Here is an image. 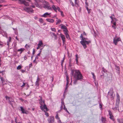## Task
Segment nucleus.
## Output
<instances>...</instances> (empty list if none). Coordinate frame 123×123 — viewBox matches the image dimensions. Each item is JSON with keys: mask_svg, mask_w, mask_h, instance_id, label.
I'll return each instance as SVG.
<instances>
[{"mask_svg": "<svg viewBox=\"0 0 123 123\" xmlns=\"http://www.w3.org/2000/svg\"><path fill=\"white\" fill-rule=\"evenodd\" d=\"M71 74L74 76V83L75 84H76L78 80L83 79V76L79 70L71 69Z\"/></svg>", "mask_w": 123, "mask_h": 123, "instance_id": "obj_1", "label": "nucleus"}, {"mask_svg": "<svg viewBox=\"0 0 123 123\" xmlns=\"http://www.w3.org/2000/svg\"><path fill=\"white\" fill-rule=\"evenodd\" d=\"M88 40L87 38L84 37L83 39H81V41L80 42V43L82 45L85 49L87 47L86 44H88L91 43V41L90 40L88 41L86 40Z\"/></svg>", "mask_w": 123, "mask_h": 123, "instance_id": "obj_2", "label": "nucleus"}, {"mask_svg": "<svg viewBox=\"0 0 123 123\" xmlns=\"http://www.w3.org/2000/svg\"><path fill=\"white\" fill-rule=\"evenodd\" d=\"M44 3L45 4V5H44L43 7L45 9H47L48 10H52V7H51L49 4V3L46 1H44Z\"/></svg>", "mask_w": 123, "mask_h": 123, "instance_id": "obj_3", "label": "nucleus"}, {"mask_svg": "<svg viewBox=\"0 0 123 123\" xmlns=\"http://www.w3.org/2000/svg\"><path fill=\"white\" fill-rule=\"evenodd\" d=\"M121 40L120 37H117L116 36H115L113 38V43L116 45H117V43L119 41H121Z\"/></svg>", "mask_w": 123, "mask_h": 123, "instance_id": "obj_4", "label": "nucleus"}, {"mask_svg": "<svg viewBox=\"0 0 123 123\" xmlns=\"http://www.w3.org/2000/svg\"><path fill=\"white\" fill-rule=\"evenodd\" d=\"M40 107L41 109L44 112L47 111H48V108L45 104H44V105H41Z\"/></svg>", "mask_w": 123, "mask_h": 123, "instance_id": "obj_5", "label": "nucleus"}, {"mask_svg": "<svg viewBox=\"0 0 123 123\" xmlns=\"http://www.w3.org/2000/svg\"><path fill=\"white\" fill-rule=\"evenodd\" d=\"M24 10L27 12L30 13L33 12L34 11L31 8L25 7L24 8Z\"/></svg>", "mask_w": 123, "mask_h": 123, "instance_id": "obj_6", "label": "nucleus"}, {"mask_svg": "<svg viewBox=\"0 0 123 123\" xmlns=\"http://www.w3.org/2000/svg\"><path fill=\"white\" fill-rule=\"evenodd\" d=\"M108 111L109 113V115L110 116V118L113 121H114L115 120V119L114 118V117L113 116L112 114V113L110 110H108Z\"/></svg>", "mask_w": 123, "mask_h": 123, "instance_id": "obj_7", "label": "nucleus"}, {"mask_svg": "<svg viewBox=\"0 0 123 123\" xmlns=\"http://www.w3.org/2000/svg\"><path fill=\"white\" fill-rule=\"evenodd\" d=\"M43 44L41 40H40L39 41L38 43L37 44L38 47L37 48V49H39L41 47L43 46Z\"/></svg>", "mask_w": 123, "mask_h": 123, "instance_id": "obj_8", "label": "nucleus"}, {"mask_svg": "<svg viewBox=\"0 0 123 123\" xmlns=\"http://www.w3.org/2000/svg\"><path fill=\"white\" fill-rule=\"evenodd\" d=\"M54 117H50L48 119L49 123H53L54 122Z\"/></svg>", "mask_w": 123, "mask_h": 123, "instance_id": "obj_9", "label": "nucleus"}, {"mask_svg": "<svg viewBox=\"0 0 123 123\" xmlns=\"http://www.w3.org/2000/svg\"><path fill=\"white\" fill-rule=\"evenodd\" d=\"M39 97L40 98V99L39 100V103L41 105H43V104H45L44 103V100H42V98L41 97L39 96Z\"/></svg>", "mask_w": 123, "mask_h": 123, "instance_id": "obj_10", "label": "nucleus"}, {"mask_svg": "<svg viewBox=\"0 0 123 123\" xmlns=\"http://www.w3.org/2000/svg\"><path fill=\"white\" fill-rule=\"evenodd\" d=\"M66 78L67 80V84L66 85V89H67V88L68 87V85L69 84V78L68 77V75L67 74L66 75Z\"/></svg>", "mask_w": 123, "mask_h": 123, "instance_id": "obj_11", "label": "nucleus"}, {"mask_svg": "<svg viewBox=\"0 0 123 123\" xmlns=\"http://www.w3.org/2000/svg\"><path fill=\"white\" fill-rule=\"evenodd\" d=\"M74 0V3L75 4V6L78 8L80 6L79 5V1L78 0Z\"/></svg>", "mask_w": 123, "mask_h": 123, "instance_id": "obj_12", "label": "nucleus"}, {"mask_svg": "<svg viewBox=\"0 0 123 123\" xmlns=\"http://www.w3.org/2000/svg\"><path fill=\"white\" fill-rule=\"evenodd\" d=\"M60 36L63 42V43H64L65 42V38L64 36L62 34H60Z\"/></svg>", "mask_w": 123, "mask_h": 123, "instance_id": "obj_13", "label": "nucleus"}, {"mask_svg": "<svg viewBox=\"0 0 123 123\" xmlns=\"http://www.w3.org/2000/svg\"><path fill=\"white\" fill-rule=\"evenodd\" d=\"M40 80V79L38 76L37 77L36 81L35 82V85L37 86H38L39 85V83Z\"/></svg>", "mask_w": 123, "mask_h": 123, "instance_id": "obj_14", "label": "nucleus"}, {"mask_svg": "<svg viewBox=\"0 0 123 123\" xmlns=\"http://www.w3.org/2000/svg\"><path fill=\"white\" fill-rule=\"evenodd\" d=\"M52 9H53L55 12H57V7H58V6H55V5H53L52 6Z\"/></svg>", "mask_w": 123, "mask_h": 123, "instance_id": "obj_15", "label": "nucleus"}, {"mask_svg": "<svg viewBox=\"0 0 123 123\" xmlns=\"http://www.w3.org/2000/svg\"><path fill=\"white\" fill-rule=\"evenodd\" d=\"M51 13H48L47 12H46L43 15H42L41 16L44 17H47V16L49 15Z\"/></svg>", "mask_w": 123, "mask_h": 123, "instance_id": "obj_16", "label": "nucleus"}, {"mask_svg": "<svg viewBox=\"0 0 123 123\" xmlns=\"http://www.w3.org/2000/svg\"><path fill=\"white\" fill-rule=\"evenodd\" d=\"M46 20L47 21L51 23H53L54 21V20L53 19L50 18H47Z\"/></svg>", "mask_w": 123, "mask_h": 123, "instance_id": "obj_17", "label": "nucleus"}, {"mask_svg": "<svg viewBox=\"0 0 123 123\" xmlns=\"http://www.w3.org/2000/svg\"><path fill=\"white\" fill-rule=\"evenodd\" d=\"M20 108L21 109V110L22 113H25L26 114H27V113L25 111V110L23 109V107H20Z\"/></svg>", "mask_w": 123, "mask_h": 123, "instance_id": "obj_18", "label": "nucleus"}, {"mask_svg": "<svg viewBox=\"0 0 123 123\" xmlns=\"http://www.w3.org/2000/svg\"><path fill=\"white\" fill-rule=\"evenodd\" d=\"M69 1L70 3L71 4V5H72V6L73 7H74V6H75V4L74 3V4L73 2V1L72 0H69Z\"/></svg>", "mask_w": 123, "mask_h": 123, "instance_id": "obj_19", "label": "nucleus"}, {"mask_svg": "<svg viewBox=\"0 0 123 123\" xmlns=\"http://www.w3.org/2000/svg\"><path fill=\"white\" fill-rule=\"evenodd\" d=\"M117 121L119 123H123V119L122 118L121 119H117Z\"/></svg>", "mask_w": 123, "mask_h": 123, "instance_id": "obj_20", "label": "nucleus"}, {"mask_svg": "<svg viewBox=\"0 0 123 123\" xmlns=\"http://www.w3.org/2000/svg\"><path fill=\"white\" fill-rule=\"evenodd\" d=\"M63 31L64 32V34H65V35L68 34V30L67 29L63 30Z\"/></svg>", "mask_w": 123, "mask_h": 123, "instance_id": "obj_21", "label": "nucleus"}, {"mask_svg": "<svg viewBox=\"0 0 123 123\" xmlns=\"http://www.w3.org/2000/svg\"><path fill=\"white\" fill-rule=\"evenodd\" d=\"M25 50V49L23 48H21L20 49H18L17 50V51L18 52L21 51V53Z\"/></svg>", "mask_w": 123, "mask_h": 123, "instance_id": "obj_22", "label": "nucleus"}, {"mask_svg": "<svg viewBox=\"0 0 123 123\" xmlns=\"http://www.w3.org/2000/svg\"><path fill=\"white\" fill-rule=\"evenodd\" d=\"M5 98L6 100L7 99H8V101H9V102H8L9 103H11V101L10 100V97H8L7 96H6L5 97Z\"/></svg>", "mask_w": 123, "mask_h": 123, "instance_id": "obj_23", "label": "nucleus"}, {"mask_svg": "<svg viewBox=\"0 0 123 123\" xmlns=\"http://www.w3.org/2000/svg\"><path fill=\"white\" fill-rule=\"evenodd\" d=\"M61 28L62 29H63V30H65L67 29V27L66 26L64 25H63L62 26H61Z\"/></svg>", "mask_w": 123, "mask_h": 123, "instance_id": "obj_24", "label": "nucleus"}, {"mask_svg": "<svg viewBox=\"0 0 123 123\" xmlns=\"http://www.w3.org/2000/svg\"><path fill=\"white\" fill-rule=\"evenodd\" d=\"M22 4H23L26 6H29L28 3L25 1Z\"/></svg>", "mask_w": 123, "mask_h": 123, "instance_id": "obj_25", "label": "nucleus"}, {"mask_svg": "<svg viewBox=\"0 0 123 123\" xmlns=\"http://www.w3.org/2000/svg\"><path fill=\"white\" fill-rule=\"evenodd\" d=\"M106 119L104 118V117H102V121L103 123H105V121H106Z\"/></svg>", "mask_w": 123, "mask_h": 123, "instance_id": "obj_26", "label": "nucleus"}, {"mask_svg": "<svg viewBox=\"0 0 123 123\" xmlns=\"http://www.w3.org/2000/svg\"><path fill=\"white\" fill-rule=\"evenodd\" d=\"M22 67L20 65H19L17 67L16 69L17 70H20L22 68Z\"/></svg>", "mask_w": 123, "mask_h": 123, "instance_id": "obj_27", "label": "nucleus"}, {"mask_svg": "<svg viewBox=\"0 0 123 123\" xmlns=\"http://www.w3.org/2000/svg\"><path fill=\"white\" fill-rule=\"evenodd\" d=\"M86 9L88 11V13H90L91 12V9H89L88 7H86Z\"/></svg>", "mask_w": 123, "mask_h": 123, "instance_id": "obj_28", "label": "nucleus"}, {"mask_svg": "<svg viewBox=\"0 0 123 123\" xmlns=\"http://www.w3.org/2000/svg\"><path fill=\"white\" fill-rule=\"evenodd\" d=\"M55 118L57 119H58L60 121V118L59 117H58V113H57L56 114V116H55Z\"/></svg>", "mask_w": 123, "mask_h": 123, "instance_id": "obj_29", "label": "nucleus"}, {"mask_svg": "<svg viewBox=\"0 0 123 123\" xmlns=\"http://www.w3.org/2000/svg\"><path fill=\"white\" fill-rule=\"evenodd\" d=\"M114 17H113L112 16H110V18H111V19H112V20L111 21V23H113V22L114 21Z\"/></svg>", "mask_w": 123, "mask_h": 123, "instance_id": "obj_30", "label": "nucleus"}, {"mask_svg": "<svg viewBox=\"0 0 123 123\" xmlns=\"http://www.w3.org/2000/svg\"><path fill=\"white\" fill-rule=\"evenodd\" d=\"M91 74L93 76V77L94 79H95L96 78V77L95 76V75L94 74V73L92 72L91 73Z\"/></svg>", "mask_w": 123, "mask_h": 123, "instance_id": "obj_31", "label": "nucleus"}, {"mask_svg": "<svg viewBox=\"0 0 123 123\" xmlns=\"http://www.w3.org/2000/svg\"><path fill=\"white\" fill-rule=\"evenodd\" d=\"M38 3H37V2H35V4L36 6V7H39L40 6L38 4Z\"/></svg>", "mask_w": 123, "mask_h": 123, "instance_id": "obj_32", "label": "nucleus"}, {"mask_svg": "<svg viewBox=\"0 0 123 123\" xmlns=\"http://www.w3.org/2000/svg\"><path fill=\"white\" fill-rule=\"evenodd\" d=\"M62 104H64V108H63V109L64 110H65V111H66V110H67V109L66 108L64 104V103L63 102H62Z\"/></svg>", "mask_w": 123, "mask_h": 123, "instance_id": "obj_33", "label": "nucleus"}, {"mask_svg": "<svg viewBox=\"0 0 123 123\" xmlns=\"http://www.w3.org/2000/svg\"><path fill=\"white\" fill-rule=\"evenodd\" d=\"M66 38L68 39H70V38L69 37V35L68 34H67L65 35Z\"/></svg>", "mask_w": 123, "mask_h": 123, "instance_id": "obj_34", "label": "nucleus"}, {"mask_svg": "<svg viewBox=\"0 0 123 123\" xmlns=\"http://www.w3.org/2000/svg\"><path fill=\"white\" fill-rule=\"evenodd\" d=\"M25 0H18V1H19V2L20 3L22 4L23 3Z\"/></svg>", "mask_w": 123, "mask_h": 123, "instance_id": "obj_35", "label": "nucleus"}, {"mask_svg": "<svg viewBox=\"0 0 123 123\" xmlns=\"http://www.w3.org/2000/svg\"><path fill=\"white\" fill-rule=\"evenodd\" d=\"M61 20L59 19L58 20L57 22L56 23V25H58L61 22Z\"/></svg>", "mask_w": 123, "mask_h": 123, "instance_id": "obj_36", "label": "nucleus"}, {"mask_svg": "<svg viewBox=\"0 0 123 123\" xmlns=\"http://www.w3.org/2000/svg\"><path fill=\"white\" fill-rule=\"evenodd\" d=\"M65 57L64 56L63 58V60L62 61L61 65H62V64L64 62V61L65 60Z\"/></svg>", "mask_w": 123, "mask_h": 123, "instance_id": "obj_37", "label": "nucleus"}, {"mask_svg": "<svg viewBox=\"0 0 123 123\" xmlns=\"http://www.w3.org/2000/svg\"><path fill=\"white\" fill-rule=\"evenodd\" d=\"M0 78L1 79V80L2 81V83H3L4 82V80L3 78L2 77H0Z\"/></svg>", "mask_w": 123, "mask_h": 123, "instance_id": "obj_38", "label": "nucleus"}, {"mask_svg": "<svg viewBox=\"0 0 123 123\" xmlns=\"http://www.w3.org/2000/svg\"><path fill=\"white\" fill-rule=\"evenodd\" d=\"M60 12H61V16L63 17H64V15L63 14V12L61 11H60Z\"/></svg>", "mask_w": 123, "mask_h": 123, "instance_id": "obj_39", "label": "nucleus"}, {"mask_svg": "<svg viewBox=\"0 0 123 123\" xmlns=\"http://www.w3.org/2000/svg\"><path fill=\"white\" fill-rule=\"evenodd\" d=\"M51 30L54 31H56V29L55 28H51Z\"/></svg>", "mask_w": 123, "mask_h": 123, "instance_id": "obj_40", "label": "nucleus"}, {"mask_svg": "<svg viewBox=\"0 0 123 123\" xmlns=\"http://www.w3.org/2000/svg\"><path fill=\"white\" fill-rule=\"evenodd\" d=\"M112 23L113 24V25L116 26V22H113V23Z\"/></svg>", "mask_w": 123, "mask_h": 123, "instance_id": "obj_41", "label": "nucleus"}, {"mask_svg": "<svg viewBox=\"0 0 123 123\" xmlns=\"http://www.w3.org/2000/svg\"><path fill=\"white\" fill-rule=\"evenodd\" d=\"M57 10H58V11L59 12H60V11H61V9L59 7H57Z\"/></svg>", "mask_w": 123, "mask_h": 123, "instance_id": "obj_42", "label": "nucleus"}, {"mask_svg": "<svg viewBox=\"0 0 123 123\" xmlns=\"http://www.w3.org/2000/svg\"><path fill=\"white\" fill-rule=\"evenodd\" d=\"M39 20L40 22L42 23L43 22V20L41 18H40Z\"/></svg>", "mask_w": 123, "mask_h": 123, "instance_id": "obj_43", "label": "nucleus"}, {"mask_svg": "<svg viewBox=\"0 0 123 123\" xmlns=\"http://www.w3.org/2000/svg\"><path fill=\"white\" fill-rule=\"evenodd\" d=\"M25 83H23V84L21 86V87H23L25 85Z\"/></svg>", "mask_w": 123, "mask_h": 123, "instance_id": "obj_44", "label": "nucleus"}, {"mask_svg": "<svg viewBox=\"0 0 123 123\" xmlns=\"http://www.w3.org/2000/svg\"><path fill=\"white\" fill-rule=\"evenodd\" d=\"M116 26H114V25H112V27L114 29H116Z\"/></svg>", "mask_w": 123, "mask_h": 123, "instance_id": "obj_45", "label": "nucleus"}, {"mask_svg": "<svg viewBox=\"0 0 123 123\" xmlns=\"http://www.w3.org/2000/svg\"><path fill=\"white\" fill-rule=\"evenodd\" d=\"M35 2H37V3H39L40 2L39 0H34Z\"/></svg>", "mask_w": 123, "mask_h": 123, "instance_id": "obj_46", "label": "nucleus"}, {"mask_svg": "<svg viewBox=\"0 0 123 123\" xmlns=\"http://www.w3.org/2000/svg\"><path fill=\"white\" fill-rule=\"evenodd\" d=\"M85 4H86V6L88 7V3L87 2V1H86L85 2Z\"/></svg>", "mask_w": 123, "mask_h": 123, "instance_id": "obj_47", "label": "nucleus"}, {"mask_svg": "<svg viewBox=\"0 0 123 123\" xmlns=\"http://www.w3.org/2000/svg\"><path fill=\"white\" fill-rule=\"evenodd\" d=\"M15 122L16 123H17V118L16 117L15 118Z\"/></svg>", "mask_w": 123, "mask_h": 123, "instance_id": "obj_48", "label": "nucleus"}, {"mask_svg": "<svg viewBox=\"0 0 123 123\" xmlns=\"http://www.w3.org/2000/svg\"><path fill=\"white\" fill-rule=\"evenodd\" d=\"M4 71H1V72H2V73H2V75H4L5 74V73L4 72Z\"/></svg>", "mask_w": 123, "mask_h": 123, "instance_id": "obj_49", "label": "nucleus"}, {"mask_svg": "<svg viewBox=\"0 0 123 123\" xmlns=\"http://www.w3.org/2000/svg\"><path fill=\"white\" fill-rule=\"evenodd\" d=\"M45 112V115L47 116H48L49 114L48 113L46 112V111Z\"/></svg>", "mask_w": 123, "mask_h": 123, "instance_id": "obj_50", "label": "nucleus"}, {"mask_svg": "<svg viewBox=\"0 0 123 123\" xmlns=\"http://www.w3.org/2000/svg\"><path fill=\"white\" fill-rule=\"evenodd\" d=\"M113 18H114V21H113V22H116L117 21V19L116 18H115L114 17Z\"/></svg>", "mask_w": 123, "mask_h": 123, "instance_id": "obj_51", "label": "nucleus"}, {"mask_svg": "<svg viewBox=\"0 0 123 123\" xmlns=\"http://www.w3.org/2000/svg\"><path fill=\"white\" fill-rule=\"evenodd\" d=\"M83 37H83L82 34H81L80 36V38H81V39H83Z\"/></svg>", "mask_w": 123, "mask_h": 123, "instance_id": "obj_52", "label": "nucleus"}, {"mask_svg": "<svg viewBox=\"0 0 123 123\" xmlns=\"http://www.w3.org/2000/svg\"><path fill=\"white\" fill-rule=\"evenodd\" d=\"M25 47L27 48V47H28V48L29 47V45H27V44H26Z\"/></svg>", "mask_w": 123, "mask_h": 123, "instance_id": "obj_53", "label": "nucleus"}, {"mask_svg": "<svg viewBox=\"0 0 123 123\" xmlns=\"http://www.w3.org/2000/svg\"><path fill=\"white\" fill-rule=\"evenodd\" d=\"M36 59H35V60H34L33 61V62H34V63H35L36 64L37 62H36Z\"/></svg>", "mask_w": 123, "mask_h": 123, "instance_id": "obj_54", "label": "nucleus"}, {"mask_svg": "<svg viewBox=\"0 0 123 123\" xmlns=\"http://www.w3.org/2000/svg\"><path fill=\"white\" fill-rule=\"evenodd\" d=\"M76 56V59H78V55L77 54H76L75 55Z\"/></svg>", "mask_w": 123, "mask_h": 123, "instance_id": "obj_55", "label": "nucleus"}, {"mask_svg": "<svg viewBox=\"0 0 123 123\" xmlns=\"http://www.w3.org/2000/svg\"><path fill=\"white\" fill-rule=\"evenodd\" d=\"M32 63H31V64H30L29 65V67L30 68L32 67Z\"/></svg>", "mask_w": 123, "mask_h": 123, "instance_id": "obj_56", "label": "nucleus"}, {"mask_svg": "<svg viewBox=\"0 0 123 123\" xmlns=\"http://www.w3.org/2000/svg\"><path fill=\"white\" fill-rule=\"evenodd\" d=\"M9 42H10L11 41V37H9Z\"/></svg>", "mask_w": 123, "mask_h": 123, "instance_id": "obj_57", "label": "nucleus"}, {"mask_svg": "<svg viewBox=\"0 0 123 123\" xmlns=\"http://www.w3.org/2000/svg\"><path fill=\"white\" fill-rule=\"evenodd\" d=\"M24 58L25 60H26L27 59V57L26 56H24Z\"/></svg>", "mask_w": 123, "mask_h": 123, "instance_id": "obj_58", "label": "nucleus"}, {"mask_svg": "<svg viewBox=\"0 0 123 123\" xmlns=\"http://www.w3.org/2000/svg\"><path fill=\"white\" fill-rule=\"evenodd\" d=\"M38 56L37 55L35 57V59H38Z\"/></svg>", "mask_w": 123, "mask_h": 123, "instance_id": "obj_59", "label": "nucleus"}, {"mask_svg": "<svg viewBox=\"0 0 123 123\" xmlns=\"http://www.w3.org/2000/svg\"><path fill=\"white\" fill-rule=\"evenodd\" d=\"M76 63L77 64L78 62V59H76Z\"/></svg>", "mask_w": 123, "mask_h": 123, "instance_id": "obj_60", "label": "nucleus"}, {"mask_svg": "<svg viewBox=\"0 0 123 123\" xmlns=\"http://www.w3.org/2000/svg\"><path fill=\"white\" fill-rule=\"evenodd\" d=\"M30 6L33 8H34L35 7V6L33 5H31Z\"/></svg>", "mask_w": 123, "mask_h": 123, "instance_id": "obj_61", "label": "nucleus"}, {"mask_svg": "<svg viewBox=\"0 0 123 123\" xmlns=\"http://www.w3.org/2000/svg\"><path fill=\"white\" fill-rule=\"evenodd\" d=\"M83 34L85 35H86V33L85 31H84L83 32Z\"/></svg>", "mask_w": 123, "mask_h": 123, "instance_id": "obj_62", "label": "nucleus"}, {"mask_svg": "<svg viewBox=\"0 0 123 123\" xmlns=\"http://www.w3.org/2000/svg\"><path fill=\"white\" fill-rule=\"evenodd\" d=\"M40 53H39L37 55L38 56H40Z\"/></svg>", "mask_w": 123, "mask_h": 123, "instance_id": "obj_63", "label": "nucleus"}, {"mask_svg": "<svg viewBox=\"0 0 123 123\" xmlns=\"http://www.w3.org/2000/svg\"><path fill=\"white\" fill-rule=\"evenodd\" d=\"M34 18L35 19H37L38 18L37 16H35L34 17Z\"/></svg>", "mask_w": 123, "mask_h": 123, "instance_id": "obj_64", "label": "nucleus"}]
</instances>
